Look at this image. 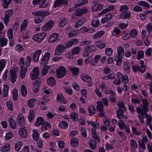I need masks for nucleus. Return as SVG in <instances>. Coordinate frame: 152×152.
<instances>
[{"instance_id": "1", "label": "nucleus", "mask_w": 152, "mask_h": 152, "mask_svg": "<svg viewBox=\"0 0 152 152\" xmlns=\"http://www.w3.org/2000/svg\"><path fill=\"white\" fill-rule=\"evenodd\" d=\"M47 0H33L32 4L34 5H36L38 4L40 8H45L48 7L49 3L46 2Z\"/></svg>"}, {"instance_id": "2", "label": "nucleus", "mask_w": 152, "mask_h": 152, "mask_svg": "<svg viewBox=\"0 0 152 152\" xmlns=\"http://www.w3.org/2000/svg\"><path fill=\"white\" fill-rule=\"evenodd\" d=\"M31 58L30 56H27L25 62H24V59L23 57H20L19 60V63L21 66H24L25 67H28L31 64Z\"/></svg>"}, {"instance_id": "3", "label": "nucleus", "mask_w": 152, "mask_h": 152, "mask_svg": "<svg viewBox=\"0 0 152 152\" xmlns=\"http://www.w3.org/2000/svg\"><path fill=\"white\" fill-rule=\"evenodd\" d=\"M66 69L63 66H61L57 69L56 75L58 78H61L64 77L66 73Z\"/></svg>"}, {"instance_id": "4", "label": "nucleus", "mask_w": 152, "mask_h": 152, "mask_svg": "<svg viewBox=\"0 0 152 152\" xmlns=\"http://www.w3.org/2000/svg\"><path fill=\"white\" fill-rule=\"evenodd\" d=\"M46 34L45 33H42L34 35L33 39L35 41L40 42L42 40L46 37Z\"/></svg>"}, {"instance_id": "5", "label": "nucleus", "mask_w": 152, "mask_h": 152, "mask_svg": "<svg viewBox=\"0 0 152 152\" xmlns=\"http://www.w3.org/2000/svg\"><path fill=\"white\" fill-rule=\"evenodd\" d=\"M141 107H138L136 108L137 113L138 114L140 113H142L143 115H144L145 113L147 114V112L149 111L148 107L141 106Z\"/></svg>"}, {"instance_id": "6", "label": "nucleus", "mask_w": 152, "mask_h": 152, "mask_svg": "<svg viewBox=\"0 0 152 152\" xmlns=\"http://www.w3.org/2000/svg\"><path fill=\"white\" fill-rule=\"evenodd\" d=\"M50 54L49 53L46 52L45 53L42 59L40 64L41 66H44L45 64L48 63L50 58Z\"/></svg>"}, {"instance_id": "7", "label": "nucleus", "mask_w": 152, "mask_h": 152, "mask_svg": "<svg viewBox=\"0 0 152 152\" xmlns=\"http://www.w3.org/2000/svg\"><path fill=\"white\" fill-rule=\"evenodd\" d=\"M81 79L83 81L88 83V85L89 87L92 86V83H91L92 78L90 76L85 74L82 75L80 76Z\"/></svg>"}, {"instance_id": "8", "label": "nucleus", "mask_w": 152, "mask_h": 152, "mask_svg": "<svg viewBox=\"0 0 152 152\" xmlns=\"http://www.w3.org/2000/svg\"><path fill=\"white\" fill-rule=\"evenodd\" d=\"M39 74V70L37 67H35L33 69L30 74V76L32 80L37 79Z\"/></svg>"}, {"instance_id": "9", "label": "nucleus", "mask_w": 152, "mask_h": 152, "mask_svg": "<svg viewBox=\"0 0 152 152\" xmlns=\"http://www.w3.org/2000/svg\"><path fill=\"white\" fill-rule=\"evenodd\" d=\"M65 47L64 46L62 45H58L55 50L54 55H58L63 53Z\"/></svg>"}, {"instance_id": "10", "label": "nucleus", "mask_w": 152, "mask_h": 152, "mask_svg": "<svg viewBox=\"0 0 152 152\" xmlns=\"http://www.w3.org/2000/svg\"><path fill=\"white\" fill-rule=\"evenodd\" d=\"M54 24L53 21L51 20H50L43 26L42 29L44 31L49 30L52 28Z\"/></svg>"}, {"instance_id": "11", "label": "nucleus", "mask_w": 152, "mask_h": 152, "mask_svg": "<svg viewBox=\"0 0 152 152\" xmlns=\"http://www.w3.org/2000/svg\"><path fill=\"white\" fill-rule=\"evenodd\" d=\"M10 72V77L9 78V79L13 83L15 82L17 79V75L16 73L15 70L14 69H11Z\"/></svg>"}, {"instance_id": "12", "label": "nucleus", "mask_w": 152, "mask_h": 152, "mask_svg": "<svg viewBox=\"0 0 152 152\" xmlns=\"http://www.w3.org/2000/svg\"><path fill=\"white\" fill-rule=\"evenodd\" d=\"M78 40L76 38H74L68 41L66 43V47L70 48L72 46L76 45L78 43Z\"/></svg>"}, {"instance_id": "13", "label": "nucleus", "mask_w": 152, "mask_h": 152, "mask_svg": "<svg viewBox=\"0 0 152 152\" xmlns=\"http://www.w3.org/2000/svg\"><path fill=\"white\" fill-rule=\"evenodd\" d=\"M20 135L23 137H25L27 135V131L25 127H22L19 129Z\"/></svg>"}, {"instance_id": "14", "label": "nucleus", "mask_w": 152, "mask_h": 152, "mask_svg": "<svg viewBox=\"0 0 152 152\" xmlns=\"http://www.w3.org/2000/svg\"><path fill=\"white\" fill-rule=\"evenodd\" d=\"M103 8V5L99 3L95 4L92 7V10L94 12L99 11Z\"/></svg>"}, {"instance_id": "15", "label": "nucleus", "mask_w": 152, "mask_h": 152, "mask_svg": "<svg viewBox=\"0 0 152 152\" xmlns=\"http://www.w3.org/2000/svg\"><path fill=\"white\" fill-rule=\"evenodd\" d=\"M42 51L41 50H39L36 51L33 54V59L35 62H37L39 60L40 55L41 54Z\"/></svg>"}, {"instance_id": "16", "label": "nucleus", "mask_w": 152, "mask_h": 152, "mask_svg": "<svg viewBox=\"0 0 152 152\" xmlns=\"http://www.w3.org/2000/svg\"><path fill=\"white\" fill-rule=\"evenodd\" d=\"M87 11V9L85 7L77 10L75 13L76 16H78L86 13Z\"/></svg>"}, {"instance_id": "17", "label": "nucleus", "mask_w": 152, "mask_h": 152, "mask_svg": "<svg viewBox=\"0 0 152 152\" xmlns=\"http://www.w3.org/2000/svg\"><path fill=\"white\" fill-rule=\"evenodd\" d=\"M17 122L20 126H23L24 125V118L22 114L18 115L17 119Z\"/></svg>"}, {"instance_id": "18", "label": "nucleus", "mask_w": 152, "mask_h": 152, "mask_svg": "<svg viewBox=\"0 0 152 152\" xmlns=\"http://www.w3.org/2000/svg\"><path fill=\"white\" fill-rule=\"evenodd\" d=\"M68 3L67 0H56L54 4V7L56 8L60 4L66 5Z\"/></svg>"}, {"instance_id": "19", "label": "nucleus", "mask_w": 152, "mask_h": 152, "mask_svg": "<svg viewBox=\"0 0 152 152\" xmlns=\"http://www.w3.org/2000/svg\"><path fill=\"white\" fill-rule=\"evenodd\" d=\"M113 15L109 13L105 15V16L101 19V22L104 23L110 20L113 18Z\"/></svg>"}, {"instance_id": "20", "label": "nucleus", "mask_w": 152, "mask_h": 152, "mask_svg": "<svg viewBox=\"0 0 152 152\" xmlns=\"http://www.w3.org/2000/svg\"><path fill=\"white\" fill-rule=\"evenodd\" d=\"M58 35L57 33H53L49 37L48 39V42L50 43L54 42L57 40Z\"/></svg>"}, {"instance_id": "21", "label": "nucleus", "mask_w": 152, "mask_h": 152, "mask_svg": "<svg viewBox=\"0 0 152 152\" xmlns=\"http://www.w3.org/2000/svg\"><path fill=\"white\" fill-rule=\"evenodd\" d=\"M104 32L103 31H101L95 33L92 36L94 39H96L101 38L104 34Z\"/></svg>"}, {"instance_id": "22", "label": "nucleus", "mask_w": 152, "mask_h": 152, "mask_svg": "<svg viewBox=\"0 0 152 152\" xmlns=\"http://www.w3.org/2000/svg\"><path fill=\"white\" fill-rule=\"evenodd\" d=\"M28 67H25L24 66H21L20 75L21 78H24L26 75L27 71V68Z\"/></svg>"}, {"instance_id": "23", "label": "nucleus", "mask_w": 152, "mask_h": 152, "mask_svg": "<svg viewBox=\"0 0 152 152\" xmlns=\"http://www.w3.org/2000/svg\"><path fill=\"white\" fill-rule=\"evenodd\" d=\"M122 56L117 55L115 58L114 60L116 63V65L117 66H120L122 61Z\"/></svg>"}, {"instance_id": "24", "label": "nucleus", "mask_w": 152, "mask_h": 152, "mask_svg": "<svg viewBox=\"0 0 152 152\" xmlns=\"http://www.w3.org/2000/svg\"><path fill=\"white\" fill-rule=\"evenodd\" d=\"M114 8V5L110 6L108 7H107L106 8L104 9L103 10H102L101 12L100 13L99 15H102L104 14L106 12L108 11L113 10Z\"/></svg>"}, {"instance_id": "25", "label": "nucleus", "mask_w": 152, "mask_h": 152, "mask_svg": "<svg viewBox=\"0 0 152 152\" xmlns=\"http://www.w3.org/2000/svg\"><path fill=\"white\" fill-rule=\"evenodd\" d=\"M96 110L97 111L103 112L104 106L102 102L99 101L97 102Z\"/></svg>"}, {"instance_id": "26", "label": "nucleus", "mask_w": 152, "mask_h": 152, "mask_svg": "<svg viewBox=\"0 0 152 152\" xmlns=\"http://www.w3.org/2000/svg\"><path fill=\"white\" fill-rule=\"evenodd\" d=\"M21 93L23 97H25L27 94L26 87L24 85H22L20 88Z\"/></svg>"}, {"instance_id": "27", "label": "nucleus", "mask_w": 152, "mask_h": 152, "mask_svg": "<svg viewBox=\"0 0 152 152\" xmlns=\"http://www.w3.org/2000/svg\"><path fill=\"white\" fill-rule=\"evenodd\" d=\"M69 69L72 74L75 76H77L78 74L79 69L77 67H71L69 68Z\"/></svg>"}, {"instance_id": "28", "label": "nucleus", "mask_w": 152, "mask_h": 152, "mask_svg": "<svg viewBox=\"0 0 152 152\" xmlns=\"http://www.w3.org/2000/svg\"><path fill=\"white\" fill-rule=\"evenodd\" d=\"M85 22V19L84 18H81L80 20L77 21L75 22L74 25V27L76 28H77L80 27Z\"/></svg>"}, {"instance_id": "29", "label": "nucleus", "mask_w": 152, "mask_h": 152, "mask_svg": "<svg viewBox=\"0 0 152 152\" xmlns=\"http://www.w3.org/2000/svg\"><path fill=\"white\" fill-rule=\"evenodd\" d=\"M131 13L129 12H122L120 15V18L123 19H125L128 18L131 15Z\"/></svg>"}, {"instance_id": "30", "label": "nucleus", "mask_w": 152, "mask_h": 152, "mask_svg": "<svg viewBox=\"0 0 152 152\" xmlns=\"http://www.w3.org/2000/svg\"><path fill=\"white\" fill-rule=\"evenodd\" d=\"M44 123V120L43 118L42 117H39L37 118L35 123V125L36 126H39L41 125H42Z\"/></svg>"}, {"instance_id": "31", "label": "nucleus", "mask_w": 152, "mask_h": 152, "mask_svg": "<svg viewBox=\"0 0 152 152\" xmlns=\"http://www.w3.org/2000/svg\"><path fill=\"white\" fill-rule=\"evenodd\" d=\"M51 127L50 124L48 122H46L44 123L42 125L41 130L44 131H46L48 128H50Z\"/></svg>"}, {"instance_id": "32", "label": "nucleus", "mask_w": 152, "mask_h": 152, "mask_svg": "<svg viewBox=\"0 0 152 152\" xmlns=\"http://www.w3.org/2000/svg\"><path fill=\"white\" fill-rule=\"evenodd\" d=\"M50 67L49 65L45 66L42 69L41 75L42 76H45L47 74L48 72V70L50 69Z\"/></svg>"}, {"instance_id": "33", "label": "nucleus", "mask_w": 152, "mask_h": 152, "mask_svg": "<svg viewBox=\"0 0 152 152\" xmlns=\"http://www.w3.org/2000/svg\"><path fill=\"white\" fill-rule=\"evenodd\" d=\"M11 1V0H2L1 5L3 7L4 9L7 8Z\"/></svg>"}, {"instance_id": "34", "label": "nucleus", "mask_w": 152, "mask_h": 152, "mask_svg": "<svg viewBox=\"0 0 152 152\" xmlns=\"http://www.w3.org/2000/svg\"><path fill=\"white\" fill-rule=\"evenodd\" d=\"M9 90V87L7 84L4 86L2 92L3 94L4 97H7L8 96V93Z\"/></svg>"}, {"instance_id": "35", "label": "nucleus", "mask_w": 152, "mask_h": 152, "mask_svg": "<svg viewBox=\"0 0 152 152\" xmlns=\"http://www.w3.org/2000/svg\"><path fill=\"white\" fill-rule=\"evenodd\" d=\"M96 142L92 140H90L89 142L90 148L92 150H94L96 147Z\"/></svg>"}, {"instance_id": "36", "label": "nucleus", "mask_w": 152, "mask_h": 152, "mask_svg": "<svg viewBox=\"0 0 152 152\" xmlns=\"http://www.w3.org/2000/svg\"><path fill=\"white\" fill-rule=\"evenodd\" d=\"M57 101L60 103H63L65 104L64 102V99L63 95L61 94H59L57 95L56 97Z\"/></svg>"}, {"instance_id": "37", "label": "nucleus", "mask_w": 152, "mask_h": 152, "mask_svg": "<svg viewBox=\"0 0 152 152\" xmlns=\"http://www.w3.org/2000/svg\"><path fill=\"white\" fill-rule=\"evenodd\" d=\"M139 63L140 64V66L141 69V72L143 73L146 71V65H145L144 62L142 60L140 61Z\"/></svg>"}, {"instance_id": "38", "label": "nucleus", "mask_w": 152, "mask_h": 152, "mask_svg": "<svg viewBox=\"0 0 152 152\" xmlns=\"http://www.w3.org/2000/svg\"><path fill=\"white\" fill-rule=\"evenodd\" d=\"M99 21L97 18L93 19L91 22V25L94 28H96L99 26Z\"/></svg>"}, {"instance_id": "39", "label": "nucleus", "mask_w": 152, "mask_h": 152, "mask_svg": "<svg viewBox=\"0 0 152 152\" xmlns=\"http://www.w3.org/2000/svg\"><path fill=\"white\" fill-rule=\"evenodd\" d=\"M9 122L11 128L13 129H15L16 126L12 117H10L9 119Z\"/></svg>"}, {"instance_id": "40", "label": "nucleus", "mask_w": 152, "mask_h": 152, "mask_svg": "<svg viewBox=\"0 0 152 152\" xmlns=\"http://www.w3.org/2000/svg\"><path fill=\"white\" fill-rule=\"evenodd\" d=\"M39 134L38 131L36 129H34L33 131L32 137L35 140H38L39 138Z\"/></svg>"}, {"instance_id": "41", "label": "nucleus", "mask_w": 152, "mask_h": 152, "mask_svg": "<svg viewBox=\"0 0 152 152\" xmlns=\"http://www.w3.org/2000/svg\"><path fill=\"white\" fill-rule=\"evenodd\" d=\"M36 100L34 98H31L28 100L27 102L28 106L30 107H34Z\"/></svg>"}, {"instance_id": "42", "label": "nucleus", "mask_w": 152, "mask_h": 152, "mask_svg": "<svg viewBox=\"0 0 152 152\" xmlns=\"http://www.w3.org/2000/svg\"><path fill=\"white\" fill-rule=\"evenodd\" d=\"M118 126L119 128L121 129H124L126 128V126L124 121L122 120H120L118 123Z\"/></svg>"}, {"instance_id": "43", "label": "nucleus", "mask_w": 152, "mask_h": 152, "mask_svg": "<svg viewBox=\"0 0 152 152\" xmlns=\"http://www.w3.org/2000/svg\"><path fill=\"white\" fill-rule=\"evenodd\" d=\"M87 50H88L90 53L92 52H95L96 50V47L94 45L87 46L85 47Z\"/></svg>"}, {"instance_id": "44", "label": "nucleus", "mask_w": 152, "mask_h": 152, "mask_svg": "<svg viewBox=\"0 0 152 152\" xmlns=\"http://www.w3.org/2000/svg\"><path fill=\"white\" fill-rule=\"evenodd\" d=\"M27 25L28 21L27 20L25 19L21 25L20 30V31H24L27 26Z\"/></svg>"}, {"instance_id": "45", "label": "nucleus", "mask_w": 152, "mask_h": 152, "mask_svg": "<svg viewBox=\"0 0 152 152\" xmlns=\"http://www.w3.org/2000/svg\"><path fill=\"white\" fill-rule=\"evenodd\" d=\"M80 50V47L79 46H76L74 48L71 50V53L72 55H76L79 53Z\"/></svg>"}, {"instance_id": "46", "label": "nucleus", "mask_w": 152, "mask_h": 152, "mask_svg": "<svg viewBox=\"0 0 152 152\" xmlns=\"http://www.w3.org/2000/svg\"><path fill=\"white\" fill-rule=\"evenodd\" d=\"M95 45L98 48L100 49L105 48L106 45L105 43L102 42L101 41L96 42H95Z\"/></svg>"}, {"instance_id": "47", "label": "nucleus", "mask_w": 152, "mask_h": 152, "mask_svg": "<svg viewBox=\"0 0 152 152\" xmlns=\"http://www.w3.org/2000/svg\"><path fill=\"white\" fill-rule=\"evenodd\" d=\"M68 23V20L66 18L62 19L59 22L58 26L59 27H62L65 26Z\"/></svg>"}, {"instance_id": "48", "label": "nucleus", "mask_w": 152, "mask_h": 152, "mask_svg": "<svg viewBox=\"0 0 152 152\" xmlns=\"http://www.w3.org/2000/svg\"><path fill=\"white\" fill-rule=\"evenodd\" d=\"M138 4L140 6H143L147 9H149L150 7L149 4L147 2L144 1H140Z\"/></svg>"}, {"instance_id": "49", "label": "nucleus", "mask_w": 152, "mask_h": 152, "mask_svg": "<svg viewBox=\"0 0 152 152\" xmlns=\"http://www.w3.org/2000/svg\"><path fill=\"white\" fill-rule=\"evenodd\" d=\"M47 83L50 85L53 86L55 84V80L53 77H50L47 80Z\"/></svg>"}, {"instance_id": "50", "label": "nucleus", "mask_w": 152, "mask_h": 152, "mask_svg": "<svg viewBox=\"0 0 152 152\" xmlns=\"http://www.w3.org/2000/svg\"><path fill=\"white\" fill-rule=\"evenodd\" d=\"M118 110L124 111L126 110V108L125 104L123 102H120L118 103Z\"/></svg>"}, {"instance_id": "51", "label": "nucleus", "mask_w": 152, "mask_h": 152, "mask_svg": "<svg viewBox=\"0 0 152 152\" xmlns=\"http://www.w3.org/2000/svg\"><path fill=\"white\" fill-rule=\"evenodd\" d=\"M10 145L9 144H5L3 147L1 148V151L3 152H6L10 149Z\"/></svg>"}, {"instance_id": "52", "label": "nucleus", "mask_w": 152, "mask_h": 152, "mask_svg": "<svg viewBox=\"0 0 152 152\" xmlns=\"http://www.w3.org/2000/svg\"><path fill=\"white\" fill-rule=\"evenodd\" d=\"M130 145L132 148L133 150H135L137 148V145L136 141L133 139L130 141Z\"/></svg>"}, {"instance_id": "53", "label": "nucleus", "mask_w": 152, "mask_h": 152, "mask_svg": "<svg viewBox=\"0 0 152 152\" xmlns=\"http://www.w3.org/2000/svg\"><path fill=\"white\" fill-rule=\"evenodd\" d=\"M78 141L75 138H72L71 139V144L73 147H76L78 145Z\"/></svg>"}, {"instance_id": "54", "label": "nucleus", "mask_w": 152, "mask_h": 152, "mask_svg": "<svg viewBox=\"0 0 152 152\" xmlns=\"http://www.w3.org/2000/svg\"><path fill=\"white\" fill-rule=\"evenodd\" d=\"M145 118H146V123L147 125L151 124V121H152V117L150 115L146 114L145 113Z\"/></svg>"}, {"instance_id": "55", "label": "nucleus", "mask_w": 152, "mask_h": 152, "mask_svg": "<svg viewBox=\"0 0 152 152\" xmlns=\"http://www.w3.org/2000/svg\"><path fill=\"white\" fill-rule=\"evenodd\" d=\"M124 111L117 110L116 111V115L119 119L122 118L124 117Z\"/></svg>"}, {"instance_id": "56", "label": "nucleus", "mask_w": 152, "mask_h": 152, "mask_svg": "<svg viewBox=\"0 0 152 152\" xmlns=\"http://www.w3.org/2000/svg\"><path fill=\"white\" fill-rule=\"evenodd\" d=\"M130 65L129 64L124 62L123 63V68L124 70L126 72H129L130 70Z\"/></svg>"}, {"instance_id": "57", "label": "nucleus", "mask_w": 152, "mask_h": 152, "mask_svg": "<svg viewBox=\"0 0 152 152\" xmlns=\"http://www.w3.org/2000/svg\"><path fill=\"white\" fill-rule=\"evenodd\" d=\"M122 38L124 40H127L130 37L129 35L126 32L124 31L122 33Z\"/></svg>"}, {"instance_id": "58", "label": "nucleus", "mask_w": 152, "mask_h": 152, "mask_svg": "<svg viewBox=\"0 0 152 152\" xmlns=\"http://www.w3.org/2000/svg\"><path fill=\"white\" fill-rule=\"evenodd\" d=\"M124 50L123 48L121 46H119L117 50V55L120 56L124 55Z\"/></svg>"}, {"instance_id": "59", "label": "nucleus", "mask_w": 152, "mask_h": 152, "mask_svg": "<svg viewBox=\"0 0 152 152\" xmlns=\"http://www.w3.org/2000/svg\"><path fill=\"white\" fill-rule=\"evenodd\" d=\"M88 112L89 113V115H94L95 113V109L93 106L89 107L88 108Z\"/></svg>"}, {"instance_id": "60", "label": "nucleus", "mask_w": 152, "mask_h": 152, "mask_svg": "<svg viewBox=\"0 0 152 152\" xmlns=\"http://www.w3.org/2000/svg\"><path fill=\"white\" fill-rule=\"evenodd\" d=\"M132 69L133 72H137L139 71L141 72V69L140 66L137 65H134L132 66Z\"/></svg>"}, {"instance_id": "61", "label": "nucleus", "mask_w": 152, "mask_h": 152, "mask_svg": "<svg viewBox=\"0 0 152 152\" xmlns=\"http://www.w3.org/2000/svg\"><path fill=\"white\" fill-rule=\"evenodd\" d=\"M22 145V143L20 141H18L15 144V149L17 151H19L21 148V146Z\"/></svg>"}, {"instance_id": "62", "label": "nucleus", "mask_w": 152, "mask_h": 152, "mask_svg": "<svg viewBox=\"0 0 152 152\" xmlns=\"http://www.w3.org/2000/svg\"><path fill=\"white\" fill-rule=\"evenodd\" d=\"M128 7L126 5H123L121 6L119 11L121 12H127V11L128 10Z\"/></svg>"}, {"instance_id": "63", "label": "nucleus", "mask_w": 152, "mask_h": 152, "mask_svg": "<svg viewBox=\"0 0 152 152\" xmlns=\"http://www.w3.org/2000/svg\"><path fill=\"white\" fill-rule=\"evenodd\" d=\"M12 95L13 99L15 101H16L18 99V91L16 89H15L14 90L12 93Z\"/></svg>"}, {"instance_id": "64", "label": "nucleus", "mask_w": 152, "mask_h": 152, "mask_svg": "<svg viewBox=\"0 0 152 152\" xmlns=\"http://www.w3.org/2000/svg\"><path fill=\"white\" fill-rule=\"evenodd\" d=\"M137 31L136 30L134 29L132 30L129 33L130 37H135L137 35Z\"/></svg>"}]
</instances>
